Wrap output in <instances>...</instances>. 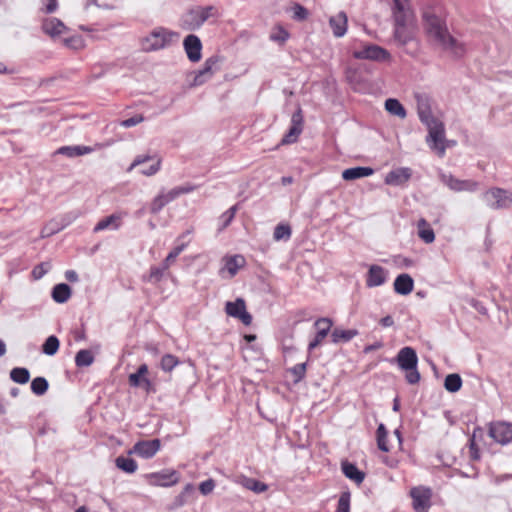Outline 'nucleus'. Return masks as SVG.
<instances>
[{
  "mask_svg": "<svg viewBox=\"0 0 512 512\" xmlns=\"http://www.w3.org/2000/svg\"><path fill=\"white\" fill-rule=\"evenodd\" d=\"M422 17L428 37L437 46L454 58L464 56L465 45L449 33L445 19L436 10L427 8L423 11Z\"/></svg>",
  "mask_w": 512,
  "mask_h": 512,
  "instance_id": "nucleus-1",
  "label": "nucleus"
},
{
  "mask_svg": "<svg viewBox=\"0 0 512 512\" xmlns=\"http://www.w3.org/2000/svg\"><path fill=\"white\" fill-rule=\"evenodd\" d=\"M393 4L394 38L400 45H405L412 39L409 23L413 18V13L409 7L408 0H393Z\"/></svg>",
  "mask_w": 512,
  "mask_h": 512,
  "instance_id": "nucleus-2",
  "label": "nucleus"
},
{
  "mask_svg": "<svg viewBox=\"0 0 512 512\" xmlns=\"http://www.w3.org/2000/svg\"><path fill=\"white\" fill-rule=\"evenodd\" d=\"M219 17L218 9L213 6H194L189 8L180 18V27L186 31H196L205 22Z\"/></svg>",
  "mask_w": 512,
  "mask_h": 512,
  "instance_id": "nucleus-3",
  "label": "nucleus"
},
{
  "mask_svg": "<svg viewBox=\"0 0 512 512\" xmlns=\"http://www.w3.org/2000/svg\"><path fill=\"white\" fill-rule=\"evenodd\" d=\"M395 361L400 369L406 371L405 379L409 384H417L420 381V373L417 370L418 357L412 347L401 348Z\"/></svg>",
  "mask_w": 512,
  "mask_h": 512,
  "instance_id": "nucleus-4",
  "label": "nucleus"
},
{
  "mask_svg": "<svg viewBox=\"0 0 512 512\" xmlns=\"http://www.w3.org/2000/svg\"><path fill=\"white\" fill-rule=\"evenodd\" d=\"M424 125L428 130L426 137L428 146L432 150H435L438 156L443 157L447 146H449V142L445 139V126L443 122L437 118L424 123Z\"/></svg>",
  "mask_w": 512,
  "mask_h": 512,
  "instance_id": "nucleus-5",
  "label": "nucleus"
},
{
  "mask_svg": "<svg viewBox=\"0 0 512 512\" xmlns=\"http://www.w3.org/2000/svg\"><path fill=\"white\" fill-rule=\"evenodd\" d=\"M173 36L176 34L165 28H156L142 40V49L147 52L163 49L170 44Z\"/></svg>",
  "mask_w": 512,
  "mask_h": 512,
  "instance_id": "nucleus-6",
  "label": "nucleus"
},
{
  "mask_svg": "<svg viewBox=\"0 0 512 512\" xmlns=\"http://www.w3.org/2000/svg\"><path fill=\"white\" fill-rule=\"evenodd\" d=\"M353 57L358 60L375 62H388L391 60L389 51L376 44H365L361 49L354 50Z\"/></svg>",
  "mask_w": 512,
  "mask_h": 512,
  "instance_id": "nucleus-7",
  "label": "nucleus"
},
{
  "mask_svg": "<svg viewBox=\"0 0 512 512\" xmlns=\"http://www.w3.org/2000/svg\"><path fill=\"white\" fill-rule=\"evenodd\" d=\"M483 201L493 210L509 208L512 205V194L501 188H491L482 194Z\"/></svg>",
  "mask_w": 512,
  "mask_h": 512,
  "instance_id": "nucleus-8",
  "label": "nucleus"
},
{
  "mask_svg": "<svg viewBox=\"0 0 512 512\" xmlns=\"http://www.w3.org/2000/svg\"><path fill=\"white\" fill-rule=\"evenodd\" d=\"M488 434L495 442L506 445L512 441V424L504 421L492 422Z\"/></svg>",
  "mask_w": 512,
  "mask_h": 512,
  "instance_id": "nucleus-9",
  "label": "nucleus"
},
{
  "mask_svg": "<svg viewBox=\"0 0 512 512\" xmlns=\"http://www.w3.org/2000/svg\"><path fill=\"white\" fill-rule=\"evenodd\" d=\"M413 508L417 512H426L431 506L432 490L428 487L418 486L410 490Z\"/></svg>",
  "mask_w": 512,
  "mask_h": 512,
  "instance_id": "nucleus-10",
  "label": "nucleus"
},
{
  "mask_svg": "<svg viewBox=\"0 0 512 512\" xmlns=\"http://www.w3.org/2000/svg\"><path fill=\"white\" fill-rule=\"evenodd\" d=\"M225 312L227 315L241 320L246 326L252 323V316L247 312L245 301L242 298H237L234 302H227Z\"/></svg>",
  "mask_w": 512,
  "mask_h": 512,
  "instance_id": "nucleus-11",
  "label": "nucleus"
},
{
  "mask_svg": "<svg viewBox=\"0 0 512 512\" xmlns=\"http://www.w3.org/2000/svg\"><path fill=\"white\" fill-rule=\"evenodd\" d=\"M303 131V114L301 108H298L291 117V126L288 132L281 140L282 145L295 143Z\"/></svg>",
  "mask_w": 512,
  "mask_h": 512,
  "instance_id": "nucleus-12",
  "label": "nucleus"
},
{
  "mask_svg": "<svg viewBox=\"0 0 512 512\" xmlns=\"http://www.w3.org/2000/svg\"><path fill=\"white\" fill-rule=\"evenodd\" d=\"M160 447L159 439L142 440L135 443L129 453L136 454L144 459H150L159 451Z\"/></svg>",
  "mask_w": 512,
  "mask_h": 512,
  "instance_id": "nucleus-13",
  "label": "nucleus"
},
{
  "mask_svg": "<svg viewBox=\"0 0 512 512\" xmlns=\"http://www.w3.org/2000/svg\"><path fill=\"white\" fill-rule=\"evenodd\" d=\"M154 159H156V161L152 165L140 170V173L144 176H148V177L153 176L156 173H158V171L160 170L162 160L160 157L151 156L148 154L136 156L135 159L133 160V162L131 163V165L128 167L127 172H131L135 167H137L147 161L154 160Z\"/></svg>",
  "mask_w": 512,
  "mask_h": 512,
  "instance_id": "nucleus-14",
  "label": "nucleus"
},
{
  "mask_svg": "<svg viewBox=\"0 0 512 512\" xmlns=\"http://www.w3.org/2000/svg\"><path fill=\"white\" fill-rule=\"evenodd\" d=\"M146 477L151 485L163 487L173 486L179 481L178 473L175 470L150 473Z\"/></svg>",
  "mask_w": 512,
  "mask_h": 512,
  "instance_id": "nucleus-15",
  "label": "nucleus"
},
{
  "mask_svg": "<svg viewBox=\"0 0 512 512\" xmlns=\"http://www.w3.org/2000/svg\"><path fill=\"white\" fill-rule=\"evenodd\" d=\"M183 47L191 62L195 63L201 59L202 43L198 36L194 34L187 35L183 40Z\"/></svg>",
  "mask_w": 512,
  "mask_h": 512,
  "instance_id": "nucleus-16",
  "label": "nucleus"
},
{
  "mask_svg": "<svg viewBox=\"0 0 512 512\" xmlns=\"http://www.w3.org/2000/svg\"><path fill=\"white\" fill-rule=\"evenodd\" d=\"M415 99H416L417 113H418L420 121L423 124L429 122L430 120L437 119L432 114L430 98L427 95L416 94Z\"/></svg>",
  "mask_w": 512,
  "mask_h": 512,
  "instance_id": "nucleus-17",
  "label": "nucleus"
},
{
  "mask_svg": "<svg viewBox=\"0 0 512 512\" xmlns=\"http://www.w3.org/2000/svg\"><path fill=\"white\" fill-rule=\"evenodd\" d=\"M314 326L317 328V334L308 345L309 351L315 349L328 335L332 327V321L329 318H320L314 323Z\"/></svg>",
  "mask_w": 512,
  "mask_h": 512,
  "instance_id": "nucleus-18",
  "label": "nucleus"
},
{
  "mask_svg": "<svg viewBox=\"0 0 512 512\" xmlns=\"http://www.w3.org/2000/svg\"><path fill=\"white\" fill-rule=\"evenodd\" d=\"M217 63L218 58L215 56L206 59L203 68L196 72V75L193 80V85L199 86L205 83L207 80H209L214 74L213 68L216 66Z\"/></svg>",
  "mask_w": 512,
  "mask_h": 512,
  "instance_id": "nucleus-19",
  "label": "nucleus"
},
{
  "mask_svg": "<svg viewBox=\"0 0 512 512\" xmlns=\"http://www.w3.org/2000/svg\"><path fill=\"white\" fill-rule=\"evenodd\" d=\"M386 279L387 271L382 266L371 265L366 276V285L368 287L381 286L386 282Z\"/></svg>",
  "mask_w": 512,
  "mask_h": 512,
  "instance_id": "nucleus-20",
  "label": "nucleus"
},
{
  "mask_svg": "<svg viewBox=\"0 0 512 512\" xmlns=\"http://www.w3.org/2000/svg\"><path fill=\"white\" fill-rule=\"evenodd\" d=\"M223 268L221 269L220 273H223L225 271L228 272L229 277H234L239 269L245 266L246 260L242 255H233V256H226L223 258Z\"/></svg>",
  "mask_w": 512,
  "mask_h": 512,
  "instance_id": "nucleus-21",
  "label": "nucleus"
},
{
  "mask_svg": "<svg viewBox=\"0 0 512 512\" xmlns=\"http://www.w3.org/2000/svg\"><path fill=\"white\" fill-rule=\"evenodd\" d=\"M414 280L406 273L400 274L394 281V290L400 295H408L413 291Z\"/></svg>",
  "mask_w": 512,
  "mask_h": 512,
  "instance_id": "nucleus-22",
  "label": "nucleus"
},
{
  "mask_svg": "<svg viewBox=\"0 0 512 512\" xmlns=\"http://www.w3.org/2000/svg\"><path fill=\"white\" fill-rule=\"evenodd\" d=\"M411 177V170L409 168H399L389 172L385 178L386 184L401 185L407 182Z\"/></svg>",
  "mask_w": 512,
  "mask_h": 512,
  "instance_id": "nucleus-23",
  "label": "nucleus"
},
{
  "mask_svg": "<svg viewBox=\"0 0 512 512\" xmlns=\"http://www.w3.org/2000/svg\"><path fill=\"white\" fill-rule=\"evenodd\" d=\"M330 27L335 37H342L347 31V16L344 12H339L329 20Z\"/></svg>",
  "mask_w": 512,
  "mask_h": 512,
  "instance_id": "nucleus-24",
  "label": "nucleus"
},
{
  "mask_svg": "<svg viewBox=\"0 0 512 512\" xmlns=\"http://www.w3.org/2000/svg\"><path fill=\"white\" fill-rule=\"evenodd\" d=\"M91 152H93V148L90 146L75 145V146H62L55 151V154L64 155L69 158H74V157L89 154Z\"/></svg>",
  "mask_w": 512,
  "mask_h": 512,
  "instance_id": "nucleus-25",
  "label": "nucleus"
},
{
  "mask_svg": "<svg viewBox=\"0 0 512 512\" xmlns=\"http://www.w3.org/2000/svg\"><path fill=\"white\" fill-rule=\"evenodd\" d=\"M42 29L47 35L55 37L62 34L66 30V26L57 18H48L43 21Z\"/></svg>",
  "mask_w": 512,
  "mask_h": 512,
  "instance_id": "nucleus-26",
  "label": "nucleus"
},
{
  "mask_svg": "<svg viewBox=\"0 0 512 512\" xmlns=\"http://www.w3.org/2000/svg\"><path fill=\"white\" fill-rule=\"evenodd\" d=\"M374 173V170L370 167H352L345 169L342 172V178L346 181L356 180L364 177H368Z\"/></svg>",
  "mask_w": 512,
  "mask_h": 512,
  "instance_id": "nucleus-27",
  "label": "nucleus"
},
{
  "mask_svg": "<svg viewBox=\"0 0 512 512\" xmlns=\"http://www.w3.org/2000/svg\"><path fill=\"white\" fill-rule=\"evenodd\" d=\"M174 197H172L171 191L164 192L161 191L151 202L150 205V213L158 214L167 204L172 202Z\"/></svg>",
  "mask_w": 512,
  "mask_h": 512,
  "instance_id": "nucleus-28",
  "label": "nucleus"
},
{
  "mask_svg": "<svg viewBox=\"0 0 512 512\" xmlns=\"http://www.w3.org/2000/svg\"><path fill=\"white\" fill-rule=\"evenodd\" d=\"M343 474L350 480L357 484H361L365 478V474L360 471L357 466L348 461H344L341 464Z\"/></svg>",
  "mask_w": 512,
  "mask_h": 512,
  "instance_id": "nucleus-29",
  "label": "nucleus"
},
{
  "mask_svg": "<svg viewBox=\"0 0 512 512\" xmlns=\"http://www.w3.org/2000/svg\"><path fill=\"white\" fill-rule=\"evenodd\" d=\"M148 373V366L146 364H142L138 367L137 372L129 375V384L134 387H139L142 384H145L148 388L150 386V381L144 376Z\"/></svg>",
  "mask_w": 512,
  "mask_h": 512,
  "instance_id": "nucleus-30",
  "label": "nucleus"
},
{
  "mask_svg": "<svg viewBox=\"0 0 512 512\" xmlns=\"http://www.w3.org/2000/svg\"><path fill=\"white\" fill-rule=\"evenodd\" d=\"M71 296V288L68 284L59 283L52 289V298L57 303H65Z\"/></svg>",
  "mask_w": 512,
  "mask_h": 512,
  "instance_id": "nucleus-31",
  "label": "nucleus"
},
{
  "mask_svg": "<svg viewBox=\"0 0 512 512\" xmlns=\"http://www.w3.org/2000/svg\"><path fill=\"white\" fill-rule=\"evenodd\" d=\"M418 228V236L425 243L429 244L435 240V234L430 224L424 219L421 218L417 223Z\"/></svg>",
  "mask_w": 512,
  "mask_h": 512,
  "instance_id": "nucleus-32",
  "label": "nucleus"
},
{
  "mask_svg": "<svg viewBox=\"0 0 512 512\" xmlns=\"http://www.w3.org/2000/svg\"><path fill=\"white\" fill-rule=\"evenodd\" d=\"M238 482L243 486L245 487L246 489L248 490H251L255 493H262V492H265L267 489H268V485L261 482V481H258L254 478H249V477H246V476H241L239 477V480Z\"/></svg>",
  "mask_w": 512,
  "mask_h": 512,
  "instance_id": "nucleus-33",
  "label": "nucleus"
},
{
  "mask_svg": "<svg viewBox=\"0 0 512 512\" xmlns=\"http://www.w3.org/2000/svg\"><path fill=\"white\" fill-rule=\"evenodd\" d=\"M120 226V217L116 214H112L108 217H105L101 219L96 226L94 227L93 231L99 232L105 229H112L117 230Z\"/></svg>",
  "mask_w": 512,
  "mask_h": 512,
  "instance_id": "nucleus-34",
  "label": "nucleus"
},
{
  "mask_svg": "<svg viewBox=\"0 0 512 512\" xmlns=\"http://www.w3.org/2000/svg\"><path fill=\"white\" fill-rule=\"evenodd\" d=\"M358 335V331L356 329H340L335 328L331 333V338L334 343L340 342H348L352 340L355 336Z\"/></svg>",
  "mask_w": 512,
  "mask_h": 512,
  "instance_id": "nucleus-35",
  "label": "nucleus"
},
{
  "mask_svg": "<svg viewBox=\"0 0 512 512\" xmlns=\"http://www.w3.org/2000/svg\"><path fill=\"white\" fill-rule=\"evenodd\" d=\"M483 434V430L480 427H476L473 431L472 436L469 439V453L470 459L473 461L480 460V450L476 444V438L481 437Z\"/></svg>",
  "mask_w": 512,
  "mask_h": 512,
  "instance_id": "nucleus-36",
  "label": "nucleus"
},
{
  "mask_svg": "<svg viewBox=\"0 0 512 512\" xmlns=\"http://www.w3.org/2000/svg\"><path fill=\"white\" fill-rule=\"evenodd\" d=\"M385 109L392 115L398 116L401 119L406 117V110L404 106L394 98H389L385 101Z\"/></svg>",
  "mask_w": 512,
  "mask_h": 512,
  "instance_id": "nucleus-37",
  "label": "nucleus"
},
{
  "mask_svg": "<svg viewBox=\"0 0 512 512\" xmlns=\"http://www.w3.org/2000/svg\"><path fill=\"white\" fill-rule=\"evenodd\" d=\"M94 355L91 350L82 349L75 356V365L79 368L88 367L94 362Z\"/></svg>",
  "mask_w": 512,
  "mask_h": 512,
  "instance_id": "nucleus-38",
  "label": "nucleus"
},
{
  "mask_svg": "<svg viewBox=\"0 0 512 512\" xmlns=\"http://www.w3.org/2000/svg\"><path fill=\"white\" fill-rule=\"evenodd\" d=\"M115 465L120 470L129 474L134 473L138 467L134 459L125 456H118L115 460Z\"/></svg>",
  "mask_w": 512,
  "mask_h": 512,
  "instance_id": "nucleus-39",
  "label": "nucleus"
},
{
  "mask_svg": "<svg viewBox=\"0 0 512 512\" xmlns=\"http://www.w3.org/2000/svg\"><path fill=\"white\" fill-rule=\"evenodd\" d=\"M10 378L18 384H26L30 379V372L24 367H15L10 371Z\"/></svg>",
  "mask_w": 512,
  "mask_h": 512,
  "instance_id": "nucleus-40",
  "label": "nucleus"
},
{
  "mask_svg": "<svg viewBox=\"0 0 512 512\" xmlns=\"http://www.w3.org/2000/svg\"><path fill=\"white\" fill-rule=\"evenodd\" d=\"M168 266L162 262L160 266H152L149 274L144 276V280L151 283H158L163 278L164 272L168 270Z\"/></svg>",
  "mask_w": 512,
  "mask_h": 512,
  "instance_id": "nucleus-41",
  "label": "nucleus"
},
{
  "mask_svg": "<svg viewBox=\"0 0 512 512\" xmlns=\"http://www.w3.org/2000/svg\"><path fill=\"white\" fill-rule=\"evenodd\" d=\"M462 379L459 374L452 373L446 376L444 387L447 391L455 393L461 389Z\"/></svg>",
  "mask_w": 512,
  "mask_h": 512,
  "instance_id": "nucleus-42",
  "label": "nucleus"
},
{
  "mask_svg": "<svg viewBox=\"0 0 512 512\" xmlns=\"http://www.w3.org/2000/svg\"><path fill=\"white\" fill-rule=\"evenodd\" d=\"M387 429L383 423H380L378 425L377 431H376V437H377V446L378 448L383 452H388L390 450L388 443H387Z\"/></svg>",
  "mask_w": 512,
  "mask_h": 512,
  "instance_id": "nucleus-43",
  "label": "nucleus"
},
{
  "mask_svg": "<svg viewBox=\"0 0 512 512\" xmlns=\"http://www.w3.org/2000/svg\"><path fill=\"white\" fill-rule=\"evenodd\" d=\"M49 388V383L44 377H36L31 382V390L35 395H44Z\"/></svg>",
  "mask_w": 512,
  "mask_h": 512,
  "instance_id": "nucleus-44",
  "label": "nucleus"
},
{
  "mask_svg": "<svg viewBox=\"0 0 512 512\" xmlns=\"http://www.w3.org/2000/svg\"><path fill=\"white\" fill-rule=\"evenodd\" d=\"M59 345L60 343L58 338L54 335H51L45 340L42 346V351L44 354L52 356L57 353Z\"/></svg>",
  "mask_w": 512,
  "mask_h": 512,
  "instance_id": "nucleus-45",
  "label": "nucleus"
},
{
  "mask_svg": "<svg viewBox=\"0 0 512 512\" xmlns=\"http://www.w3.org/2000/svg\"><path fill=\"white\" fill-rule=\"evenodd\" d=\"M291 228L286 224H278L273 232V238L276 241L289 240L291 237Z\"/></svg>",
  "mask_w": 512,
  "mask_h": 512,
  "instance_id": "nucleus-46",
  "label": "nucleus"
},
{
  "mask_svg": "<svg viewBox=\"0 0 512 512\" xmlns=\"http://www.w3.org/2000/svg\"><path fill=\"white\" fill-rule=\"evenodd\" d=\"M179 364V359L172 354H165L161 358L160 367L164 372H171Z\"/></svg>",
  "mask_w": 512,
  "mask_h": 512,
  "instance_id": "nucleus-47",
  "label": "nucleus"
},
{
  "mask_svg": "<svg viewBox=\"0 0 512 512\" xmlns=\"http://www.w3.org/2000/svg\"><path fill=\"white\" fill-rule=\"evenodd\" d=\"M187 243L181 242L173 250L167 255V257L163 260L165 266L170 267V265L176 260V258L180 255V253L186 248Z\"/></svg>",
  "mask_w": 512,
  "mask_h": 512,
  "instance_id": "nucleus-48",
  "label": "nucleus"
},
{
  "mask_svg": "<svg viewBox=\"0 0 512 512\" xmlns=\"http://www.w3.org/2000/svg\"><path fill=\"white\" fill-rule=\"evenodd\" d=\"M289 372L294 376V383L300 382L306 375V363L296 364L289 369Z\"/></svg>",
  "mask_w": 512,
  "mask_h": 512,
  "instance_id": "nucleus-49",
  "label": "nucleus"
},
{
  "mask_svg": "<svg viewBox=\"0 0 512 512\" xmlns=\"http://www.w3.org/2000/svg\"><path fill=\"white\" fill-rule=\"evenodd\" d=\"M350 492L341 493L336 512H350Z\"/></svg>",
  "mask_w": 512,
  "mask_h": 512,
  "instance_id": "nucleus-50",
  "label": "nucleus"
},
{
  "mask_svg": "<svg viewBox=\"0 0 512 512\" xmlns=\"http://www.w3.org/2000/svg\"><path fill=\"white\" fill-rule=\"evenodd\" d=\"M289 38V33L282 27H277L270 35V39L274 42L284 44Z\"/></svg>",
  "mask_w": 512,
  "mask_h": 512,
  "instance_id": "nucleus-51",
  "label": "nucleus"
},
{
  "mask_svg": "<svg viewBox=\"0 0 512 512\" xmlns=\"http://www.w3.org/2000/svg\"><path fill=\"white\" fill-rule=\"evenodd\" d=\"M196 188H197V186H195V185L185 184L183 186L175 187V188L171 189L170 191L172 193V197H174V199H176L182 194H188V193L193 192Z\"/></svg>",
  "mask_w": 512,
  "mask_h": 512,
  "instance_id": "nucleus-52",
  "label": "nucleus"
},
{
  "mask_svg": "<svg viewBox=\"0 0 512 512\" xmlns=\"http://www.w3.org/2000/svg\"><path fill=\"white\" fill-rule=\"evenodd\" d=\"M65 46L72 48V49H80L84 46V42L81 36L76 35L69 38L64 39Z\"/></svg>",
  "mask_w": 512,
  "mask_h": 512,
  "instance_id": "nucleus-53",
  "label": "nucleus"
},
{
  "mask_svg": "<svg viewBox=\"0 0 512 512\" xmlns=\"http://www.w3.org/2000/svg\"><path fill=\"white\" fill-rule=\"evenodd\" d=\"M236 211L237 206H232L221 215L220 220L222 221V229L226 228L231 223L235 216Z\"/></svg>",
  "mask_w": 512,
  "mask_h": 512,
  "instance_id": "nucleus-54",
  "label": "nucleus"
},
{
  "mask_svg": "<svg viewBox=\"0 0 512 512\" xmlns=\"http://www.w3.org/2000/svg\"><path fill=\"white\" fill-rule=\"evenodd\" d=\"M479 183L474 180H461L458 191H468V192H474L478 189Z\"/></svg>",
  "mask_w": 512,
  "mask_h": 512,
  "instance_id": "nucleus-55",
  "label": "nucleus"
},
{
  "mask_svg": "<svg viewBox=\"0 0 512 512\" xmlns=\"http://www.w3.org/2000/svg\"><path fill=\"white\" fill-rule=\"evenodd\" d=\"M442 181L446 184L451 190L458 191L461 180L455 178L452 175H442Z\"/></svg>",
  "mask_w": 512,
  "mask_h": 512,
  "instance_id": "nucleus-56",
  "label": "nucleus"
},
{
  "mask_svg": "<svg viewBox=\"0 0 512 512\" xmlns=\"http://www.w3.org/2000/svg\"><path fill=\"white\" fill-rule=\"evenodd\" d=\"M48 269H49L48 263H41V264L35 266L32 270V275H33L34 279L38 280V279L42 278L48 272Z\"/></svg>",
  "mask_w": 512,
  "mask_h": 512,
  "instance_id": "nucleus-57",
  "label": "nucleus"
},
{
  "mask_svg": "<svg viewBox=\"0 0 512 512\" xmlns=\"http://www.w3.org/2000/svg\"><path fill=\"white\" fill-rule=\"evenodd\" d=\"M215 488V481L213 479H208L200 483L199 490L203 495L210 494Z\"/></svg>",
  "mask_w": 512,
  "mask_h": 512,
  "instance_id": "nucleus-58",
  "label": "nucleus"
},
{
  "mask_svg": "<svg viewBox=\"0 0 512 512\" xmlns=\"http://www.w3.org/2000/svg\"><path fill=\"white\" fill-rule=\"evenodd\" d=\"M293 18L296 20H305L308 16V11L306 8L301 6L300 4H295L293 7Z\"/></svg>",
  "mask_w": 512,
  "mask_h": 512,
  "instance_id": "nucleus-59",
  "label": "nucleus"
},
{
  "mask_svg": "<svg viewBox=\"0 0 512 512\" xmlns=\"http://www.w3.org/2000/svg\"><path fill=\"white\" fill-rule=\"evenodd\" d=\"M144 120L142 115H135L133 117H130L128 119H125L121 122V126L125 128H130L133 126H136L137 124L141 123Z\"/></svg>",
  "mask_w": 512,
  "mask_h": 512,
  "instance_id": "nucleus-60",
  "label": "nucleus"
},
{
  "mask_svg": "<svg viewBox=\"0 0 512 512\" xmlns=\"http://www.w3.org/2000/svg\"><path fill=\"white\" fill-rule=\"evenodd\" d=\"M187 501H188V499L185 498V496L180 493L179 495H177L174 498V500L171 504V509H176V508L182 507L187 503Z\"/></svg>",
  "mask_w": 512,
  "mask_h": 512,
  "instance_id": "nucleus-61",
  "label": "nucleus"
},
{
  "mask_svg": "<svg viewBox=\"0 0 512 512\" xmlns=\"http://www.w3.org/2000/svg\"><path fill=\"white\" fill-rule=\"evenodd\" d=\"M65 278L69 282H77L79 280L78 274L75 270H67L65 272Z\"/></svg>",
  "mask_w": 512,
  "mask_h": 512,
  "instance_id": "nucleus-62",
  "label": "nucleus"
},
{
  "mask_svg": "<svg viewBox=\"0 0 512 512\" xmlns=\"http://www.w3.org/2000/svg\"><path fill=\"white\" fill-rule=\"evenodd\" d=\"M195 491L194 486L191 483L186 484L184 489L182 490L181 494L185 496V498L188 499L190 495H192Z\"/></svg>",
  "mask_w": 512,
  "mask_h": 512,
  "instance_id": "nucleus-63",
  "label": "nucleus"
},
{
  "mask_svg": "<svg viewBox=\"0 0 512 512\" xmlns=\"http://www.w3.org/2000/svg\"><path fill=\"white\" fill-rule=\"evenodd\" d=\"M393 324H394V320H393L392 316H390V315H387V316L381 318V320H380V325L383 327H391V326H393Z\"/></svg>",
  "mask_w": 512,
  "mask_h": 512,
  "instance_id": "nucleus-64",
  "label": "nucleus"
}]
</instances>
